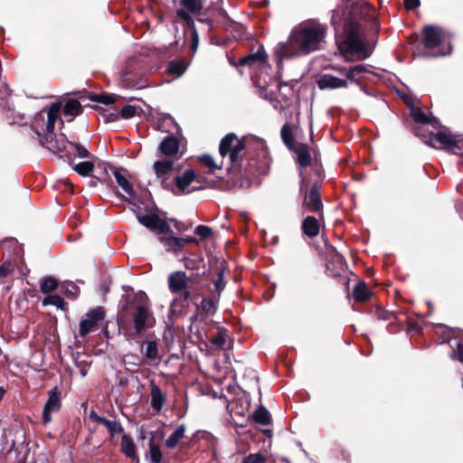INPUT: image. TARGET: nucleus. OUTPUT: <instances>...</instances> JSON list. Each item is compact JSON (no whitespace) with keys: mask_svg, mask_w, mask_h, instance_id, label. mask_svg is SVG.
Returning a JSON list of instances; mask_svg holds the SVG:
<instances>
[{"mask_svg":"<svg viewBox=\"0 0 463 463\" xmlns=\"http://www.w3.org/2000/svg\"><path fill=\"white\" fill-rule=\"evenodd\" d=\"M42 303L43 307L52 305L61 310H66L68 306L64 299L59 295H49L43 298Z\"/></svg>","mask_w":463,"mask_h":463,"instance_id":"79ce46f5","label":"nucleus"},{"mask_svg":"<svg viewBox=\"0 0 463 463\" xmlns=\"http://www.w3.org/2000/svg\"><path fill=\"white\" fill-rule=\"evenodd\" d=\"M187 67L188 64L184 60H173L168 63L166 72L174 77H180L185 72Z\"/></svg>","mask_w":463,"mask_h":463,"instance_id":"c9c22d12","label":"nucleus"},{"mask_svg":"<svg viewBox=\"0 0 463 463\" xmlns=\"http://www.w3.org/2000/svg\"><path fill=\"white\" fill-rule=\"evenodd\" d=\"M113 175L118 184L123 189L125 193H127L130 196L135 195V191L131 183L128 179V172L125 168H116L113 167Z\"/></svg>","mask_w":463,"mask_h":463,"instance_id":"bb28decb","label":"nucleus"},{"mask_svg":"<svg viewBox=\"0 0 463 463\" xmlns=\"http://www.w3.org/2000/svg\"><path fill=\"white\" fill-rule=\"evenodd\" d=\"M183 260L185 269L194 270L199 269L201 262L203 260V258L200 255L194 256V258L184 257Z\"/></svg>","mask_w":463,"mask_h":463,"instance_id":"603ef678","label":"nucleus"},{"mask_svg":"<svg viewBox=\"0 0 463 463\" xmlns=\"http://www.w3.org/2000/svg\"><path fill=\"white\" fill-rule=\"evenodd\" d=\"M148 452L150 457V463H162L163 454L161 451L160 444L155 441V435L152 432L151 438L148 442Z\"/></svg>","mask_w":463,"mask_h":463,"instance_id":"f704fd0d","label":"nucleus"},{"mask_svg":"<svg viewBox=\"0 0 463 463\" xmlns=\"http://www.w3.org/2000/svg\"><path fill=\"white\" fill-rule=\"evenodd\" d=\"M194 233L198 235L201 240H207L213 236V232L211 227L201 224L195 228Z\"/></svg>","mask_w":463,"mask_h":463,"instance_id":"5fc2aeb1","label":"nucleus"},{"mask_svg":"<svg viewBox=\"0 0 463 463\" xmlns=\"http://www.w3.org/2000/svg\"><path fill=\"white\" fill-rule=\"evenodd\" d=\"M120 452L135 463H139V456L137 451V445L129 434L122 433Z\"/></svg>","mask_w":463,"mask_h":463,"instance_id":"412c9836","label":"nucleus"},{"mask_svg":"<svg viewBox=\"0 0 463 463\" xmlns=\"http://www.w3.org/2000/svg\"><path fill=\"white\" fill-rule=\"evenodd\" d=\"M136 114H137V108L132 105H126L119 111V116L125 119L131 118Z\"/></svg>","mask_w":463,"mask_h":463,"instance_id":"13d9d810","label":"nucleus"},{"mask_svg":"<svg viewBox=\"0 0 463 463\" xmlns=\"http://www.w3.org/2000/svg\"><path fill=\"white\" fill-rule=\"evenodd\" d=\"M320 90L347 88L346 80L337 78L331 74H323L317 81Z\"/></svg>","mask_w":463,"mask_h":463,"instance_id":"5701e85b","label":"nucleus"},{"mask_svg":"<svg viewBox=\"0 0 463 463\" xmlns=\"http://www.w3.org/2000/svg\"><path fill=\"white\" fill-rule=\"evenodd\" d=\"M96 110H102V116L106 123L115 122L119 117V112H109V110L103 109L100 106H95Z\"/></svg>","mask_w":463,"mask_h":463,"instance_id":"4d7b16f0","label":"nucleus"},{"mask_svg":"<svg viewBox=\"0 0 463 463\" xmlns=\"http://www.w3.org/2000/svg\"><path fill=\"white\" fill-rule=\"evenodd\" d=\"M421 2H403L404 7L406 10L413 11L416 10Z\"/></svg>","mask_w":463,"mask_h":463,"instance_id":"0e129e2a","label":"nucleus"},{"mask_svg":"<svg viewBox=\"0 0 463 463\" xmlns=\"http://www.w3.org/2000/svg\"><path fill=\"white\" fill-rule=\"evenodd\" d=\"M149 308L146 305H138L132 313V321L134 324L133 336H139L146 332V328L152 326L149 323Z\"/></svg>","mask_w":463,"mask_h":463,"instance_id":"2eb2a0df","label":"nucleus"},{"mask_svg":"<svg viewBox=\"0 0 463 463\" xmlns=\"http://www.w3.org/2000/svg\"><path fill=\"white\" fill-rule=\"evenodd\" d=\"M210 264L213 263V261L215 262V273L216 278H214L212 282L213 284V289L211 290V294L215 295L216 297H221L222 293L226 288V281L224 279L225 272L228 269V263L225 260L222 259L220 260L217 257H213L210 260Z\"/></svg>","mask_w":463,"mask_h":463,"instance_id":"4468645a","label":"nucleus"},{"mask_svg":"<svg viewBox=\"0 0 463 463\" xmlns=\"http://www.w3.org/2000/svg\"><path fill=\"white\" fill-rule=\"evenodd\" d=\"M180 139L174 134H169L159 143L156 156L158 157H168L178 160L183 156V152L180 153Z\"/></svg>","mask_w":463,"mask_h":463,"instance_id":"9d476101","label":"nucleus"},{"mask_svg":"<svg viewBox=\"0 0 463 463\" xmlns=\"http://www.w3.org/2000/svg\"><path fill=\"white\" fill-rule=\"evenodd\" d=\"M176 160L161 157L156 160L152 165V170L156 174L158 179H161V185L164 189L173 190V183H169L166 175H169L175 169V162Z\"/></svg>","mask_w":463,"mask_h":463,"instance_id":"ddd939ff","label":"nucleus"},{"mask_svg":"<svg viewBox=\"0 0 463 463\" xmlns=\"http://www.w3.org/2000/svg\"><path fill=\"white\" fill-rule=\"evenodd\" d=\"M227 329L223 327H218V331L215 335L211 339V343L217 348L224 349L226 344Z\"/></svg>","mask_w":463,"mask_h":463,"instance_id":"a18cd8bd","label":"nucleus"},{"mask_svg":"<svg viewBox=\"0 0 463 463\" xmlns=\"http://www.w3.org/2000/svg\"><path fill=\"white\" fill-rule=\"evenodd\" d=\"M59 281L53 277H45L41 281L40 288L43 294H50L57 289Z\"/></svg>","mask_w":463,"mask_h":463,"instance_id":"37998d69","label":"nucleus"},{"mask_svg":"<svg viewBox=\"0 0 463 463\" xmlns=\"http://www.w3.org/2000/svg\"><path fill=\"white\" fill-rule=\"evenodd\" d=\"M456 144L458 146V151L459 152H452V153L455 154V155H458V156H463V137H461L459 136H457Z\"/></svg>","mask_w":463,"mask_h":463,"instance_id":"69168bd1","label":"nucleus"},{"mask_svg":"<svg viewBox=\"0 0 463 463\" xmlns=\"http://www.w3.org/2000/svg\"><path fill=\"white\" fill-rule=\"evenodd\" d=\"M91 101H95L97 103L104 104L106 106L114 104L116 101L115 95L110 93H100V94H95V93H90V95L87 97Z\"/></svg>","mask_w":463,"mask_h":463,"instance_id":"a19ab883","label":"nucleus"},{"mask_svg":"<svg viewBox=\"0 0 463 463\" xmlns=\"http://www.w3.org/2000/svg\"><path fill=\"white\" fill-rule=\"evenodd\" d=\"M253 420L262 426H268L271 424V415L269 411L262 405H260L253 413Z\"/></svg>","mask_w":463,"mask_h":463,"instance_id":"4c0bfd02","label":"nucleus"},{"mask_svg":"<svg viewBox=\"0 0 463 463\" xmlns=\"http://www.w3.org/2000/svg\"><path fill=\"white\" fill-rule=\"evenodd\" d=\"M105 314L103 307H96L85 313L80 321V335L85 337L98 327L105 318Z\"/></svg>","mask_w":463,"mask_h":463,"instance_id":"0eeeda50","label":"nucleus"},{"mask_svg":"<svg viewBox=\"0 0 463 463\" xmlns=\"http://www.w3.org/2000/svg\"><path fill=\"white\" fill-rule=\"evenodd\" d=\"M62 112L65 117H71L67 121L71 122L75 117L83 113V107L79 99H69L64 102Z\"/></svg>","mask_w":463,"mask_h":463,"instance_id":"cd10ccee","label":"nucleus"},{"mask_svg":"<svg viewBox=\"0 0 463 463\" xmlns=\"http://www.w3.org/2000/svg\"><path fill=\"white\" fill-rule=\"evenodd\" d=\"M178 295L184 300H186L188 302L189 300H192L193 298H198L200 296L199 293L194 294L192 290L189 288V287L179 292Z\"/></svg>","mask_w":463,"mask_h":463,"instance_id":"e2e57ef3","label":"nucleus"},{"mask_svg":"<svg viewBox=\"0 0 463 463\" xmlns=\"http://www.w3.org/2000/svg\"><path fill=\"white\" fill-rule=\"evenodd\" d=\"M301 184L299 191L303 194V202L301 205L302 214L306 213H317L320 219H324V204L321 197V182L315 181L308 187V184L301 173Z\"/></svg>","mask_w":463,"mask_h":463,"instance_id":"20e7f679","label":"nucleus"},{"mask_svg":"<svg viewBox=\"0 0 463 463\" xmlns=\"http://www.w3.org/2000/svg\"><path fill=\"white\" fill-rule=\"evenodd\" d=\"M243 463H266V458L260 453H251L244 458Z\"/></svg>","mask_w":463,"mask_h":463,"instance_id":"052dcab7","label":"nucleus"},{"mask_svg":"<svg viewBox=\"0 0 463 463\" xmlns=\"http://www.w3.org/2000/svg\"><path fill=\"white\" fill-rule=\"evenodd\" d=\"M14 268L11 261H5L0 266V278H5L8 275H10L12 272H14Z\"/></svg>","mask_w":463,"mask_h":463,"instance_id":"680f3d73","label":"nucleus"},{"mask_svg":"<svg viewBox=\"0 0 463 463\" xmlns=\"http://www.w3.org/2000/svg\"><path fill=\"white\" fill-rule=\"evenodd\" d=\"M320 220L321 219L319 217L317 218L312 215H308L304 218L301 222L302 232L309 238L317 237L320 232Z\"/></svg>","mask_w":463,"mask_h":463,"instance_id":"a878e982","label":"nucleus"},{"mask_svg":"<svg viewBox=\"0 0 463 463\" xmlns=\"http://www.w3.org/2000/svg\"><path fill=\"white\" fill-rule=\"evenodd\" d=\"M326 33V24L314 19L304 21L291 30L286 42L276 46L275 54L279 60L307 56L321 50Z\"/></svg>","mask_w":463,"mask_h":463,"instance_id":"f03ea898","label":"nucleus"},{"mask_svg":"<svg viewBox=\"0 0 463 463\" xmlns=\"http://www.w3.org/2000/svg\"><path fill=\"white\" fill-rule=\"evenodd\" d=\"M221 297L210 294L203 297L200 304H195L196 313L191 317V321H203L207 317H213L218 310V304Z\"/></svg>","mask_w":463,"mask_h":463,"instance_id":"1a4fd4ad","label":"nucleus"},{"mask_svg":"<svg viewBox=\"0 0 463 463\" xmlns=\"http://www.w3.org/2000/svg\"><path fill=\"white\" fill-rule=\"evenodd\" d=\"M408 330L420 332V331H421V327L416 321L410 320L408 322Z\"/></svg>","mask_w":463,"mask_h":463,"instance_id":"338daca9","label":"nucleus"},{"mask_svg":"<svg viewBox=\"0 0 463 463\" xmlns=\"http://www.w3.org/2000/svg\"><path fill=\"white\" fill-rule=\"evenodd\" d=\"M141 352L145 354V356L148 359L154 360L158 356V348L156 341H148L146 343V348L141 346Z\"/></svg>","mask_w":463,"mask_h":463,"instance_id":"de8ad7c7","label":"nucleus"},{"mask_svg":"<svg viewBox=\"0 0 463 463\" xmlns=\"http://www.w3.org/2000/svg\"><path fill=\"white\" fill-rule=\"evenodd\" d=\"M183 5V8H179L176 11H184L188 14L189 16L193 17V15L197 19V17H203L204 7L203 5V2H181Z\"/></svg>","mask_w":463,"mask_h":463,"instance_id":"2f4dec72","label":"nucleus"},{"mask_svg":"<svg viewBox=\"0 0 463 463\" xmlns=\"http://www.w3.org/2000/svg\"><path fill=\"white\" fill-rule=\"evenodd\" d=\"M342 8L333 10L332 24L335 31L337 25L342 26V33L336 36L339 52L348 61H364L369 58L374 46L367 36L365 24L368 22L378 33L376 8L370 2H346Z\"/></svg>","mask_w":463,"mask_h":463,"instance_id":"f257e3e1","label":"nucleus"},{"mask_svg":"<svg viewBox=\"0 0 463 463\" xmlns=\"http://www.w3.org/2000/svg\"><path fill=\"white\" fill-rule=\"evenodd\" d=\"M289 151L296 154V163L302 168L309 166L312 163V155L307 144L298 143L294 149Z\"/></svg>","mask_w":463,"mask_h":463,"instance_id":"aec40b11","label":"nucleus"},{"mask_svg":"<svg viewBox=\"0 0 463 463\" xmlns=\"http://www.w3.org/2000/svg\"><path fill=\"white\" fill-rule=\"evenodd\" d=\"M411 43L414 48L421 52L423 57H438L446 55L447 52H433L435 48L439 47L445 41L450 39V34L441 27L429 24L421 29V35L411 34Z\"/></svg>","mask_w":463,"mask_h":463,"instance_id":"7ed1b4c3","label":"nucleus"},{"mask_svg":"<svg viewBox=\"0 0 463 463\" xmlns=\"http://www.w3.org/2000/svg\"><path fill=\"white\" fill-rule=\"evenodd\" d=\"M36 135L39 137L40 144L52 151V153H63L61 157L66 159V161L72 165L73 160L71 159V151L68 150L66 140L64 138L58 139L54 132L42 135L39 131H36Z\"/></svg>","mask_w":463,"mask_h":463,"instance_id":"423d86ee","label":"nucleus"},{"mask_svg":"<svg viewBox=\"0 0 463 463\" xmlns=\"http://www.w3.org/2000/svg\"><path fill=\"white\" fill-rule=\"evenodd\" d=\"M188 307V301L184 300L179 296L174 298L170 304V314L178 317L183 316L184 310Z\"/></svg>","mask_w":463,"mask_h":463,"instance_id":"ea45409f","label":"nucleus"},{"mask_svg":"<svg viewBox=\"0 0 463 463\" xmlns=\"http://www.w3.org/2000/svg\"><path fill=\"white\" fill-rule=\"evenodd\" d=\"M197 21L208 24L210 30L213 29L214 23L227 24L231 22L226 11L214 2L204 9L203 17H197Z\"/></svg>","mask_w":463,"mask_h":463,"instance_id":"f8f14e48","label":"nucleus"},{"mask_svg":"<svg viewBox=\"0 0 463 463\" xmlns=\"http://www.w3.org/2000/svg\"><path fill=\"white\" fill-rule=\"evenodd\" d=\"M160 241L166 247L167 250L173 251L175 254L181 252L184 250V240L182 237H162Z\"/></svg>","mask_w":463,"mask_h":463,"instance_id":"473e14b6","label":"nucleus"},{"mask_svg":"<svg viewBox=\"0 0 463 463\" xmlns=\"http://www.w3.org/2000/svg\"><path fill=\"white\" fill-rule=\"evenodd\" d=\"M375 314L379 319L390 320L398 319V317L401 313L387 311L378 306L375 309Z\"/></svg>","mask_w":463,"mask_h":463,"instance_id":"864d4df0","label":"nucleus"},{"mask_svg":"<svg viewBox=\"0 0 463 463\" xmlns=\"http://www.w3.org/2000/svg\"><path fill=\"white\" fill-rule=\"evenodd\" d=\"M194 182L200 183L198 175L194 169H186L182 175H176L173 181L170 182L173 183V190L171 191L175 194H191L201 188V186L191 187Z\"/></svg>","mask_w":463,"mask_h":463,"instance_id":"6e6552de","label":"nucleus"},{"mask_svg":"<svg viewBox=\"0 0 463 463\" xmlns=\"http://www.w3.org/2000/svg\"><path fill=\"white\" fill-rule=\"evenodd\" d=\"M370 72L369 67L365 64H356L350 66L349 74L347 75V80L361 84V79L364 73Z\"/></svg>","mask_w":463,"mask_h":463,"instance_id":"72a5a7b5","label":"nucleus"},{"mask_svg":"<svg viewBox=\"0 0 463 463\" xmlns=\"http://www.w3.org/2000/svg\"><path fill=\"white\" fill-rule=\"evenodd\" d=\"M66 145L69 151H71V156L74 155L80 158H87V159H96V156L91 154L89 149L83 145L76 142H71L66 139ZM73 160V158L71 157Z\"/></svg>","mask_w":463,"mask_h":463,"instance_id":"c756f323","label":"nucleus"},{"mask_svg":"<svg viewBox=\"0 0 463 463\" xmlns=\"http://www.w3.org/2000/svg\"><path fill=\"white\" fill-rule=\"evenodd\" d=\"M281 139L288 149H294L297 143L295 142L293 129L290 124L286 123L280 130Z\"/></svg>","mask_w":463,"mask_h":463,"instance_id":"e433bc0d","label":"nucleus"},{"mask_svg":"<svg viewBox=\"0 0 463 463\" xmlns=\"http://www.w3.org/2000/svg\"><path fill=\"white\" fill-rule=\"evenodd\" d=\"M168 288L172 294H178L188 288V279L184 271L176 270L167 277Z\"/></svg>","mask_w":463,"mask_h":463,"instance_id":"a211bd4d","label":"nucleus"},{"mask_svg":"<svg viewBox=\"0 0 463 463\" xmlns=\"http://www.w3.org/2000/svg\"><path fill=\"white\" fill-rule=\"evenodd\" d=\"M150 406L156 412H160L166 402V394L164 393L154 381L150 383Z\"/></svg>","mask_w":463,"mask_h":463,"instance_id":"4be33fe9","label":"nucleus"},{"mask_svg":"<svg viewBox=\"0 0 463 463\" xmlns=\"http://www.w3.org/2000/svg\"><path fill=\"white\" fill-rule=\"evenodd\" d=\"M61 108V102L52 103L47 111V123L46 131L48 133L54 132L55 123L60 116V110Z\"/></svg>","mask_w":463,"mask_h":463,"instance_id":"7c9ffc66","label":"nucleus"},{"mask_svg":"<svg viewBox=\"0 0 463 463\" xmlns=\"http://www.w3.org/2000/svg\"><path fill=\"white\" fill-rule=\"evenodd\" d=\"M61 407V393L57 387L48 392V399L43 411V422L47 424L52 421V413L57 412Z\"/></svg>","mask_w":463,"mask_h":463,"instance_id":"dca6fc26","label":"nucleus"},{"mask_svg":"<svg viewBox=\"0 0 463 463\" xmlns=\"http://www.w3.org/2000/svg\"><path fill=\"white\" fill-rule=\"evenodd\" d=\"M373 292L370 290L366 285V283L364 280L358 281L352 292V297L355 302L359 303H364L371 299L373 297Z\"/></svg>","mask_w":463,"mask_h":463,"instance_id":"c85d7f7f","label":"nucleus"},{"mask_svg":"<svg viewBox=\"0 0 463 463\" xmlns=\"http://www.w3.org/2000/svg\"><path fill=\"white\" fill-rule=\"evenodd\" d=\"M413 132L415 136L421 139L422 142L432 147H437L435 145H433V137H433V132L427 131L422 126L415 127L413 128Z\"/></svg>","mask_w":463,"mask_h":463,"instance_id":"c03bdc74","label":"nucleus"},{"mask_svg":"<svg viewBox=\"0 0 463 463\" xmlns=\"http://www.w3.org/2000/svg\"><path fill=\"white\" fill-rule=\"evenodd\" d=\"M176 14L184 21L185 30H190L192 38L191 49L193 52H195L199 44V34L195 28L194 18L184 11H176Z\"/></svg>","mask_w":463,"mask_h":463,"instance_id":"393cba45","label":"nucleus"},{"mask_svg":"<svg viewBox=\"0 0 463 463\" xmlns=\"http://www.w3.org/2000/svg\"><path fill=\"white\" fill-rule=\"evenodd\" d=\"M410 113L415 123L426 125L429 122V116L419 107L411 108Z\"/></svg>","mask_w":463,"mask_h":463,"instance_id":"09e8293b","label":"nucleus"},{"mask_svg":"<svg viewBox=\"0 0 463 463\" xmlns=\"http://www.w3.org/2000/svg\"><path fill=\"white\" fill-rule=\"evenodd\" d=\"M198 161L210 169V174H213L214 169H222V165H217L213 156L208 154L200 156Z\"/></svg>","mask_w":463,"mask_h":463,"instance_id":"3c124183","label":"nucleus"},{"mask_svg":"<svg viewBox=\"0 0 463 463\" xmlns=\"http://www.w3.org/2000/svg\"><path fill=\"white\" fill-rule=\"evenodd\" d=\"M73 170L76 171L81 176L90 175L94 170V164L91 161H83L76 164L72 166Z\"/></svg>","mask_w":463,"mask_h":463,"instance_id":"49530a36","label":"nucleus"},{"mask_svg":"<svg viewBox=\"0 0 463 463\" xmlns=\"http://www.w3.org/2000/svg\"><path fill=\"white\" fill-rule=\"evenodd\" d=\"M139 223L154 232L156 234H167L172 229L165 220H163L156 213L150 214H137Z\"/></svg>","mask_w":463,"mask_h":463,"instance_id":"9b49d317","label":"nucleus"},{"mask_svg":"<svg viewBox=\"0 0 463 463\" xmlns=\"http://www.w3.org/2000/svg\"><path fill=\"white\" fill-rule=\"evenodd\" d=\"M268 60V54L266 53L263 46H260L259 50L254 52L248 54L238 60V64L241 67H252L257 63H265Z\"/></svg>","mask_w":463,"mask_h":463,"instance_id":"b1692460","label":"nucleus"},{"mask_svg":"<svg viewBox=\"0 0 463 463\" xmlns=\"http://www.w3.org/2000/svg\"><path fill=\"white\" fill-rule=\"evenodd\" d=\"M246 149L245 140L234 133H228L220 141L219 153L222 157L229 156L232 166L240 165Z\"/></svg>","mask_w":463,"mask_h":463,"instance_id":"39448f33","label":"nucleus"},{"mask_svg":"<svg viewBox=\"0 0 463 463\" xmlns=\"http://www.w3.org/2000/svg\"><path fill=\"white\" fill-rule=\"evenodd\" d=\"M433 145L435 142L439 144V147L448 150L449 152H459L458 146L456 144L457 136H452L446 131H439L438 133H433Z\"/></svg>","mask_w":463,"mask_h":463,"instance_id":"6ab92c4d","label":"nucleus"},{"mask_svg":"<svg viewBox=\"0 0 463 463\" xmlns=\"http://www.w3.org/2000/svg\"><path fill=\"white\" fill-rule=\"evenodd\" d=\"M184 432L185 426L184 424H181L165 440V447L170 449H175L179 441L184 437Z\"/></svg>","mask_w":463,"mask_h":463,"instance_id":"58836bf2","label":"nucleus"},{"mask_svg":"<svg viewBox=\"0 0 463 463\" xmlns=\"http://www.w3.org/2000/svg\"><path fill=\"white\" fill-rule=\"evenodd\" d=\"M63 288L68 298H76L80 293V288L73 282H66Z\"/></svg>","mask_w":463,"mask_h":463,"instance_id":"6e6d98bb","label":"nucleus"},{"mask_svg":"<svg viewBox=\"0 0 463 463\" xmlns=\"http://www.w3.org/2000/svg\"><path fill=\"white\" fill-rule=\"evenodd\" d=\"M457 350H452L449 354V357L452 360H458L463 364V344L460 341L456 343Z\"/></svg>","mask_w":463,"mask_h":463,"instance_id":"bf43d9fd","label":"nucleus"},{"mask_svg":"<svg viewBox=\"0 0 463 463\" xmlns=\"http://www.w3.org/2000/svg\"><path fill=\"white\" fill-rule=\"evenodd\" d=\"M133 75L131 73L126 72L122 76V82L125 87L130 88V89H141L144 87V84L142 83V80L140 79L134 80L132 79Z\"/></svg>","mask_w":463,"mask_h":463,"instance_id":"8fccbe9b","label":"nucleus"},{"mask_svg":"<svg viewBox=\"0 0 463 463\" xmlns=\"http://www.w3.org/2000/svg\"><path fill=\"white\" fill-rule=\"evenodd\" d=\"M89 418L91 421L105 426L109 433L110 439H114L116 435L124 432V428L119 421L110 420L105 417H101L95 411L90 412Z\"/></svg>","mask_w":463,"mask_h":463,"instance_id":"f3484780","label":"nucleus"},{"mask_svg":"<svg viewBox=\"0 0 463 463\" xmlns=\"http://www.w3.org/2000/svg\"><path fill=\"white\" fill-rule=\"evenodd\" d=\"M334 70L347 79V75L349 74L350 66L349 67H345V66L334 67Z\"/></svg>","mask_w":463,"mask_h":463,"instance_id":"774afa93","label":"nucleus"}]
</instances>
